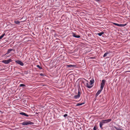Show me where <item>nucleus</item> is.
<instances>
[{
  "mask_svg": "<svg viewBox=\"0 0 130 130\" xmlns=\"http://www.w3.org/2000/svg\"><path fill=\"white\" fill-rule=\"evenodd\" d=\"M113 24L115 25H116L117 26H119V24L116 23H113Z\"/></svg>",
  "mask_w": 130,
  "mask_h": 130,
  "instance_id": "5701e85b",
  "label": "nucleus"
},
{
  "mask_svg": "<svg viewBox=\"0 0 130 130\" xmlns=\"http://www.w3.org/2000/svg\"><path fill=\"white\" fill-rule=\"evenodd\" d=\"M80 92L78 90L77 95L74 96V98L75 99H77V98H79L80 96Z\"/></svg>",
  "mask_w": 130,
  "mask_h": 130,
  "instance_id": "7ed1b4c3",
  "label": "nucleus"
},
{
  "mask_svg": "<svg viewBox=\"0 0 130 130\" xmlns=\"http://www.w3.org/2000/svg\"><path fill=\"white\" fill-rule=\"evenodd\" d=\"M20 87H26V86L22 84H21L20 85Z\"/></svg>",
  "mask_w": 130,
  "mask_h": 130,
  "instance_id": "4be33fe9",
  "label": "nucleus"
},
{
  "mask_svg": "<svg viewBox=\"0 0 130 130\" xmlns=\"http://www.w3.org/2000/svg\"><path fill=\"white\" fill-rule=\"evenodd\" d=\"M12 51H13V49L11 48H9L7 50V53L5 54L4 55L5 56L6 54H7L10 53V52Z\"/></svg>",
  "mask_w": 130,
  "mask_h": 130,
  "instance_id": "423d86ee",
  "label": "nucleus"
},
{
  "mask_svg": "<svg viewBox=\"0 0 130 130\" xmlns=\"http://www.w3.org/2000/svg\"><path fill=\"white\" fill-rule=\"evenodd\" d=\"M105 124V123H104V122L103 121V120L101 121L100 122V128H101V129H103L102 126L103 125V124Z\"/></svg>",
  "mask_w": 130,
  "mask_h": 130,
  "instance_id": "6e6552de",
  "label": "nucleus"
},
{
  "mask_svg": "<svg viewBox=\"0 0 130 130\" xmlns=\"http://www.w3.org/2000/svg\"><path fill=\"white\" fill-rule=\"evenodd\" d=\"M84 104V103H78L76 105V106H81L82 105Z\"/></svg>",
  "mask_w": 130,
  "mask_h": 130,
  "instance_id": "a211bd4d",
  "label": "nucleus"
},
{
  "mask_svg": "<svg viewBox=\"0 0 130 130\" xmlns=\"http://www.w3.org/2000/svg\"><path fill=\"white\" fill-rule=\"evenodd\" d=\"M1 112V111L0 110V112Z\"/></svg>",
  "mask_w": 130,
  "mask_h": 130,
  "instance_id": "473e14b6",
  "label": "nucleus"
},
{
  "mask_svg": "<svg viewBox=\"0 0 130 130\" xmlns=\"http://www.w3.org/2000/svg\"><path fill=\"white\" fill-rule=\"evenodd\" d=\"M73 36L76 38H78L80 37V36L79 35H76L73 33Z\"/></svg>",
  "mask_w": 130,
  "mask_h": 130,
  "instance_id": "9b49d317",
  "label": "nucleus"
},
{
  "mask_svg": "<svg viewBox=\"0 0 130 130\" xmlns=\"http://www.w3.org/2000/svg\"><path fill=\"white\" fill-rule=\"evenodd\" d=\"M37 67L38 68L40 69H42V68L41 67H40V66L39 65H37Z\"/></svg>",
  "mask_w": 130,
  "mask_h": 130,
  "instance_id": "b1692460",
  "label": "nucleus"
},
{
  "mask_svg": "<svg viewBox=\"0 0 130 130\" xmlns=\"http://www.w3.org/2000/svg\"><path fill=\"white\" fill-rule=\"evenodd\" d=\"M126 25V24H122V27H124Z\"/></svg>",
  "mask_w": 130,
  "mask_h": 130,
  "instance_id": "bb28decb",
  "label": "nucleus"
},
{
  "mask_svg": "<svg viewBox=\"0 0 130 130\" xmlns=\"http://www.w3.org/2000/svg\"><path fill=\"white\" fill-rule=\"evenodd\" d=\"M114 128H115L116 130H123V129L119 127H117L116 126H114Z\"/></svg>",
  "mask_w": 130,
  "mask_h": 130,
  "instance_id": "4468645a",
  "label": "nucleus"
},
{
  "mask_svg": "<svg viewBox=\"0 0 130 130\" xmlns=\"http://www.w3.org/2000/svg\"><path fill=\"white\" fill-rule=\"evenodd\" d=\"M109 53V52H108V51L107 52H106V53H105L104 54L103 57H104L107 56V54H108Z\"/></svg>",
  "mask_w": 130,
  "mask_h": 130,
  "instance_id": "dca6fc26",
  "label": "nucleus"
},
{
  "mask_svg": "<svg viewBox=\"0 0 130 130\" xmlns=\"http://www.w3.org/2000/svg\"><path fill=\"white\" fill-rule=\"evenodd\" d=\"M104 85H101V87H100V89H101V90H102L103 89V87L104 86Z\"/></svg>",
  "mask_w": 130,
  "mask_h": 130,
  "instance_id": "aec40b11",
  "label": "nucleus"
},
{
  "mask_svg": "<svg viewBox=\"0 0 130 130\" xmlns=\"http://www.w3.org/2000/svg\"><path fill=\"white\" fill-rule=\"evenodd\" d=\"M104 122V123H108L111 121V119H109L107 120H103Z\"/></svg>",
  "mask_w": 130,
  "mask_h": 130,
  "instance_id": "0eeeda50",
  "label": "nucleus"
},
{
  "mask_svg": "<svg viewBox=\"0 0 130 130\" xmlns=\"http://www.w3.org/2000/svg\"><path fill=\"white\" fill-rule=\"evenodd\" d=\"M96 128H97L96 126L95 125L94 127L93 128V130H96Z\"/></svg>",
  "mask_w": 130,
  "mask_h": 130,
  "instance_id": "393cba45",
  "label": "nucleus"
},
{
  "mask_svg": "<svg viewBox=\"0 0 130 130\" xmlns=\"http://www.w3.org/2000/svg\"><path fill=\"white\" fill-rule=\"evenodd\" d=\"M34 123L30 121H25L23 122V123H21V124L23 125H28L33 124Z\"/></svg>",
  "mask_w": 130,
  "mask_h": 130,
  "instance_id": "f257e3e1",
  "label": "nucleus"
},
{
  "mask_svg": "<svg viewBox=\"0 0 130 130\" xmlns=\"http://www.w3.org/2000/svg\"><path fill=\"white\" fill-rule=\"evenodd\" d=\"M102 90L100 89L99 90L96 94V96L97 97L100 93Z\"/></svg>",
  "mask_w": 130,
  "mask_h": 130,
  "instance_id": "9d476101",
  "label": "nucleus"
},
{
  "mask_svg": "<svg viewBox=\"0 0 130 130\" xmlns=\"http://www.w3.org/2000/svg\"><path fill=\"white\" fill-rule=\"evenodd\" d=\"M105 82H106V81L105 80H104V79L102 81L101 84L104 85Z\"/></svg>",
  "mask_w": 130,
  "mask_h": 130,
  "instance_id": "2eb2a0df",
  "label": "nucleus"
},
{
  "mask_svg": "<svg viewBox=\"0 0 130 130\" xmlns=\"http://www.w3.org/2000/svg\"><path fill=\"white\" fill-rule=\"evenodd\" d=\"M86 80L87 82V83L85 84V86L89 88H92V86L89 85L88 83V82Z\"/></svg>",
  "mask_w": 130,
  "mask_h": 130,
  "instance_id": "20e7f679",
  "label": "nucleus"
},
{
  "mask_svg": "<svg viewBox=\"0 0 130 130\" xmlns=\"http://www.w3.org/2000/svg\"><path fill=\"white\" fill-rule=\"evenodd\" d=\"M5 35V34L4 33L1 36H0V39H1L2 38H3Z\"/></svg>",
  "mask_w": 130,
  "mask_h": 130,
  "instance_id": "412c9836",
  "label": "nucleus"
},
{
  "mask_svg": "<svg viewBox=\"0 0 130 130\" xmlns=\"http://www.w3.org/2000/svg\"><path fill=\"white\" fill-rule=\"evenodd\" d=\"M11 56V54H10V56H8V57H9V56Z\"/></svg>",
  "mask_w": 130,
  "mask_h": 130,
  "instance_id": "2f4dec72",
  "label": "nucleus"
},
{
  "mask_svg": "<svg viewBox=\"0 0 130 130\" xmlns=\"http://www.w3.org/2000/svg\"><path fill=\"white\" fill-rule=\"evenodd\" d=\"M68 116V115L67 114H65L63 115V117H64L67 116Z\"/></svg>",
  "mask_w": 130,
  "mask_h": 130,
  "instance_id": "a878e982",
  "label": "nucleus"
},
{
  "mask_svg": "<svg viewBox=\"0 0 130 130\" xmlns=\"http://www.w3.org/2000/svg\"><path fill=\"white\" fill-rule=\"evenodd\" d=\"M127 72H130V71H127Z\"/></svg>",
  "mask_w": 130,
  "mask_h": 130,
  "instance_id": "c756f323",
  "label": "nucleus"
},
{
  "mask_svg": "<svg viewBox=\"0 0 130 130\" xmlns=\"http://www.w3.org/2000/svg\"><path fill=\"white\" fill-rule=\"evenodd\" d=\"M104 34V32H102L97 34V35H98L99 36H101Z\"/></svg>",
  "mask_w": 130,
  "mask_h": 130,
  "instance_id": "f3484780",
  "label": "nucleus"
},
{
  "mask_svg": "<svg viewBox=\"0 0 130 130\" xmlns=\"http://www.w3.org/2000/svg\"><path fill=\"white\" fill-rule=\"evenodd\" d=\"M40 75L41 76H43V74L42 73H41L40 74Z\"/></svg>",
  "mask_w": 130,
  "mask_h": 130,
  "instance_id": "c85d7f7f",
  "label": "nucleus"
},
{
  "mask_svg": "<svg viewBox=\"0 0 130 130\" xmlns=\"http://www.w3.org/2000/svg\"><path fill=\"white\" fill-rule=\"evenodd\" d=\"M119 26L122 27V24H119Z\"/></svg>",
  "mask_w": 130,
  "mask_h": 130,
  "instance_id": "cd10ccee",
  "label": "nucleus"
},
{
  "mask_svg": "<svg viewBox=\"0 0 130 130\" xmlns=\"http://www.w3.org/2000/svg\"><path fill=\"white\" fill-rule=\"evenodd\" d=\"M90 58L93 59V57H90Z\"/></svg>",
  "mask_w": 130,
  "mask_h": 130,
  "instance_id": "7c9ffc66",
  "label": "nucleus"
},
{
  "mask_svg": "<svg viewBox=\"0 0 130 130\" xmlns=\"http://www.w3.org/2000/svg\"><path fill=\"white\" fill-rule=\"evenodd\" d=\"M20 114L21 115L24 116L26 117H28V115L25 113L22 112L20 113Z\"/></svg>",
  "mask_w": 130,
  "mask_h": 130,
  "instance_id": "1a4fd4ad",
  "label": "nucleus"
},
{
  "mask_svg": "<svg viewBox=\"0 0 130 130\" xmlns=\"http://www.w3.org/2000/svg\"><path fill=\"white\" fill-rule=\"evenodd\" d=\"M76 66V65H68L67 66V67H68L71 68L72 67H75Z\"/></svg>",
  "mask_w": 130,
  "mask_h": 130,
  "instance_id": "f8f14e48",
  "label": "nucleus"
},
{
  "mask_svg": "<svg viewBox=\"0 0 130 130\" xmlns=\"http://www.w3.org/2000/svg\"><path fill=\"white\" fill-rule=\"evenodd\" d=\"M14 22L16 24H19L20 23V22L18 21H15Z\"/></svg>",
  "mask_w": 130,
  "mask_h": 130,
  "instance_id": "6ab92c4d",
  "label": "nucleus"
},
{
  "mask_svg": "<svg viewBox=\"0 0 130 130\" xmlns=\"http://www.w3.org/2000/svg\"><path fill=\"white\" fill-rule=\"evenodd\" d=\"M12 61L11 59H9L8 60H4L2 61V62L5 64H8Z\"/></svg>",
  "mask_w": 130,
  "mask_h": 130,
  "instance_id": "f03ea898",
  "label": "nucleus"
},
{
  "mask_svg": "<svg viewBox=\"0 0 130 130\" xmlns=\"http://www.w3.org/2000/svg\"><path fill=\"white\" fill-rule=\"evenodd\" d=\"M16 63L20 65L21 66H23L24 65L23 63L21 61L17 60L15 61Z\"/></svg>",
  "mask_w": 130,
  "mask_h": 130,
  "instance_id": "39448f33",
  "label": "nucleus"
},
{
  "mask_svg": "<svg viewBox=\"0 0 130 130\" xmlns=\"http://www.w3.org/2000/svg\"><path fill=\"white\" fill-rule=\"evenodd\" d=\"M94 82V79H92L91 80H90V85H91L93 84Z\"/></svg>",
  "mask_w": 130,
  "mask_h": 130,
  "instance_id": "ddd939ff",
  "label": "nucleus"
}]
</instances>
